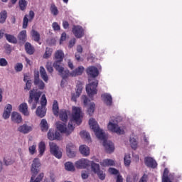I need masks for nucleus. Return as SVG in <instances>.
<instances>
[{"instance_id": "1", "label": "nucleus", "mask_w": 182, "mask_h": 182, "mask_svg": "<svg viewBox=\"0 0 182 182\" xmlns=\"http://www.w3.org/2000/svg\"><path fill=\"white\" fill-rule=\"evenodd\" d=\"M89 125L90 129H92L94 133H95L97 139H99V140L103 141L102 144L107 153H113V151H114V144H113V142L107 141V137L106 136V134H105V132H103L102 129H100V127H99V124H97V122H96V119L93 118L90 119Z\"/></svg>"}, {"instance_id": "2", "label": "nucleus", "mask_w": 182, "mask_h": 182, "mask_svg": "<svg viewBox=\"0 0 182 182\" xmlns=\"http://www.w3.org/2000/svg\"><path fill=\"white\" fill-rule=\"evenodd\" d=\"M39 167H41V161H39V159L36 158L33 159V164L31 165V171L32 173V176L31 178L30 182H41L42 180H43V173L38 175L39 173ZM37 175L38 176L36 177ZM35 177H36V179Z\"/></svg>"}, {"instance_id": "3", "label": "nucleus", "mask_w": 182, "mask_h": 182, "mask_svg": "<svg viewBox=\"0 0 182 182\" xmlns=\"http://www.w3.org/2000/svg\"><path fill=\"white\" fill-rule=\"evenodd\" d=\"M42 96V92L38 90V89H32L29 91V97L28 103L31 105V109L35 110L38 105L39 104V99Z\"/></svg>"}, {"instance_id": "4", "label": "nucleus", "mask_w": 182, "mask_h": 182, "mask_svg": "<svg viewBox=\"0 0 182 182\" xmlns=\"http://www.w3.org/2000/svg\"><path fill=\"white\" fill-rule=\"evenodd\" d=\"M41 106L38 107L36 113L38 117H45L46 114V105H48V100H46V95L43 94L41 99Z\"/></svg>"}, {"instance_id": "5", "label": "nucleus", "mask_w": 182, "mask_h": 182, "mask_svg": "<svg viewBox=\"0 0 182 182\" xmlns=\"http://www.w3.org/2000/svg\"><path fill=\"white\" fill-rule=\"evenodd\" d=\"M56 127L60 133H65L67 136H69L75 130V127L72 124V121L68 123V128H66V124L63 122H57Z\"/></svg>"}, {"instance_id": "6", "label": "nucleus", "mask_w": 182, "mask_h": 182, "mask_svg": "<svg viewBox=\"0 0 182 182\" xmlns=\"http://www.w3.org/2000/svg\"><path fill=\"white\" fill-rule=\"evenodd\" d=\"M107 129L112 133H117V134H124V130L120 129L117 124V120L111 119L107 125Z\"/></svg>"}, {"instance_id": "7", "label": "nucleus", "mask_w": 182, "mask_h": 182, "mask_svg": "<svg viewBox=\"0 0 182 182\" xmlns=\"http://www.w3.org/2000/svg\"><path fill=\"white\" fill-rule=\"evenodd\" d=\"M99 85V80H95L92 82L86 85V92L89 97H92L93 95L97 94V85Z\"/></svg>"}, {"instance_id": "8", "label": "nucleus", "mask_w": 182, "mask_h": 182, "mask_svg": "<svg viewBox=\"0 0 182 182\" xmlns=\"http://www.w3.org/2000/svg\"><path fill=\"white\" fill-rule=\"evenodd\" d=\"M53 68L59 73L63 79H68V77L70 76V71H69V70H65V68L59 65V62H55L53 63Z\"/></svg>"}, {"instance_id": "9", "label": "nucleus", "mask_w": 182, "mask_h": 182, "mask_svg": "<svg viewBox=\"0 0 182 182\" xmlns=\"http://www.w3.org/2000/svg\"><path fill=\"white\" fill-rule=\"evenodd\" d=\"M91 168L95 174H97L100 180H105V178H106V174L103 173V171H100V165H99V164H96L94 161H92Z\"/></svg>"}, {"instance_id": "10", "label": "nucleus", "mask_w": 182, "mask_h": 182, "mask_svg": "<svg viewBox=\"0 0 182 182\" xmlns=\"http://www.w3.org/2000/svg\"><path fill=\"white\" fill-rule=\"evenodd\" d=\"M49 145L51 154H53V156L57 159H62V151L59 150V146H58V145L53 142H50Z\"/></svg>"}, {"instance_id": "11", "label": "nucleus", "mask_w": 182, "mask_h": 182, "mask_svg": "<svg viewBox=\"0 0 182 182\" xmlns=\"http://www.w3.org/2000/svg\"><path fill=\"white\" fill-rule=\"evenodd\" d=\"M82 113V109H80L77 107H73V120L77 123V124L79 126L80 123H82V119H80V114Z\"/></svg>"}, {"instance_id": "12", "label": "nucleus", "mask_w": 182, "mask_h": 182, "mask_svg": "<svg viewBox=\"0 0 182 182\" xmlns=\"http://www.w3.org/2000/svg\"><path fill=\"white\" fill-rule=\"evenodd\" d=\"M90 164L89 159H81L75 162V166L76 168H86V167H88Z\"/></svg>"}, {"instance_id": "13", "label": "nucleus", "mask_w": 182, "mask_h": 182, "mask_svg": "<svg viewBox=\"0 0 182 182\" xmlns=\"http://www.w3.org/2000/svg\"><path fill=\"white\" fill-rule=\"evenodd\" d=\"M67 156L70 158H73L76 156V146L73 143H69L66 146Z\"/></svg>"}, {"instance_id": "14", "label": "nucleus", "mask_w": 182, "mask_h": 182, "mask_svg": "<svg viewBox=\"0 0 182 182\" xmlns=\"http://www.w3.org/2000/svg\"><path fill=\"white\" fill-rule=\"evenodd\" d=\"M86 73L89 77H97L99 76V70L95 66H90L86 69Z\"/></svg>"}, {"instance_id": "15", "label": "nucleus", "mask_w": 182, "mask_h": 182, "mask_svg": "<svg viewBox=\"0 0 182 182\" xmlns=\"http://www.w3.org/2000/svg\"><path fill=\"white\" fill-rule=\"evenodd\" d=\"M33 85L38 87L39 90H43L45 89V82L41 78H39V74H36L34 76Z\"/></svg>"}, {"instance_id": "16", "label": "nucleus", "mask_w": 182, "mask_h": 182, "mask_svg": "<svg viewBox=\"0 0 182 182\" xmlns=\"http://www.w3.org/2000/svg\"><path fill=\"white\" fill-rule=\"evenodd\" d=\"M73 33H74L76 38H80L85 35V31L80 26H73Z\"/></svg>"}, {"instance_id": "17", "label": "nucleus", "mask_w": 182, "mask_h": 182, "mask_svg": "<svg viewBox=\"0 0 182 182\" xmlns=\"http://www.w3.org/2000/svg\"><path fill=\"white\" fill-rule=\"evenodd\" d=\"M48 140H60L62 136H60V133L55 132L53 129H50L48 132Z\"/></svg>"}, {"instance_id": "18", "label": "nucleus", "mask_w": 182, "mask_h": 182, "mask_svg": "<svg viewBox=\"0 0 182 182\" xmlns=\"http://www.w3.org/2000/svg\"><path fill=\"white\" fill-rule=\"evenodd\" d=\"M83 72H85V67L80 65L70 72V76H72V77H76V76H82V75H83Z\"/></svg>"}, {"instance_id": "19", "label": "nucleus", "mask_w": 182, "mask_h": 182, "mask_svg": "<svg viewBox=\"0 0 182 182\" xmlns=\"http://www.w3.org/2000/svg\"><path fill=\"white\" fill-rule=\"evenodd\" d=\"M144 161L146 166L150 168H156L157 167V162L151 157H146Z\"/></svg>"}, {"instance_id": "20", "label": "nucleus", "mask_w": 182, "mask_h": 182, "mask_svg": "<svg viewBox=\"0 0 182 182\" xmlns=\"http://www.w3.org/2000/svg\"><path fill=\"white\" fill-rule=\"evenodd\" d=\"M101 97L107 106H112V103H113V99L112 98V95L110 94L104 93L101 95Z\"/></svg>"}, {"instance_id": "21", "label": "nucleus", "mask_w": 182, "mask_h": 182, "mask_svg": "<svg viewBox=\"0 0 182 182\" xmlns=\"http://www.w3.org/2000/svg\"><path fill=\"white\" fill-rule=\"evenodd\" d=\"M18 132H19L20 133H23V134H28V133L32 132V127L28 126V124H24L18 128Z\"/></svg>"}, {"instance_id": "22", "label": "nucleus", "mask_w": 182, "mask_h": 182, "mask_svg": "<svg viewBox=\"0 0 182 182\" xmlns=\"http://www.w3.org/2000/svg\"><path fill=\"white\" fill-rule=\"evenodd\" d=\"M11 122H14V123H17V124L22 123V116H21L20 114L16 112H13L11 114Z\"/></svg>"}, {"instance_id": "23", "label": "nucleus", "mask_w": 182, "mask_h": 182, "mask_svg": "<svg viewBox=\"0 0 182 182\" xmlns=\"http://www.w3.org/2000/svg\"><path fill=\"white\" fill-rule=\"evenodd\" d=\"M79 151L85 157H87V156L90 154V149H89V146L86 145H81L79 148Z\"/></svg>"}, {"instance_id": "24", "label": "nucleus", "mask_w": 182, "mask_h": 182, "mask_svg": "<svg viewBox=\"0 0 182 182\" xmlns=\"http://www.w3.org/2000/svg\"><path fill=\"white\" fill-rule=\"evenodd\" d=\"M19 112L23 113L24 116H29V111H28V104L22 103L18 107Z\"/></svg>"}, {"instance_id": "25", "label": "nucleus", "mask_w": 182, "mask_h": 182, "mask_svg": "<svg viewBox=\"0 0 182 182\" xmlns=\"http://www.w3.org/2000/svg\"><path fill=\"white\" fill-rule=\"evenodd\" d=\"M11 112H12V105L10 104H8L4 113H3V117L6 120V119H9L11 116Z\"/></svg>"}, {"instance_id": "26", "label": "nucleus", "mask_w": 182, "mask_h": 182, "mask_svg": "<svg viewBox=\"0 0 182 182\" xmlns=\"http://www.w3.org/2000/svg\"><path fill=\"white\" fill-rule=\"evenodd\" d=\"M40 75L41 79L46 82V83H48V80H49V77L48 76V73H46V70H45V68L43 66L40 67Z\"/></svg>"}, {"instance_id": "27", "label": "nucleus", "mask_w": 182, "mask_h": 182, "mask_svg": "<svg viewBox=\"0 0 182 182\" xmlns=\"http://www.w3.org/2000/svg\"><path fill=\"white\" fill-rule=\"evenodd\" d=\"M82 90H83V83L82 82L78 81L76 85V90H75V96L76 97H79L82 93Z\"/></svg>"}, {"instance_id": "28", "label": "nucleus", "mask_w": 182, "mask_h": 182, "mask_svg": "<svg viewBox=\"0 0 182 182\" xmlns=\"http://www.w3.org/2000/svg\"><path fill=\"white\" fill-rule=\"evenodd\" d=\"M60 119L64 123H66L68 122V111L65 109H61L60 111Z\"/></svg>"}, {"instance_id": "29", "label": "nucleus", "mask_w": 182, "mask_h": 182, "mask_svg": "<svg viewBox=\"0 0 182 182\" xmlns=\"http://www.w3.org/2000/svg\"><path fill=\"white\" fill-rule=\"evenodd\" d=\"M65 55L62 50H58L55 54V58L57 60L55 62H58L59 65H60V62L63 60Z\"/></svg>"}, {"instance_id": "30", "label": "nucleus", "mask_w": 182, "mask_h": 182, "mask_svg": "<svg viewBox=\"0 0 182 182\" xmlns=\"http://www.w3.org/2000/svg\"><path fill=\"white\" fill-rule=\"evenodd\" d=\"M100 166L102 167H109V166H114V161L112 159H105L103 161L100 162Z\"/></svg>"}, {"instance_id": "31", "label": "nucleus", "mask_w": 182, "mask_h": 182, "mask_svg": "<svg viewBox=\"0 0 182 182\" xmlns=\"http://www.w3.org/2000/svg\"><path fill=\"white\" fill-rule=\"evenodd\" d=\"M52 110L54 116H59V104L57 100L53 101Z\"/></svg>"}, {"instance_id": "32", "label": "nucleus", "mask_w": 182, "mask_h": 182, "mask_svg": "<svg viewBox=\"0 0 182 182\" xmlns=\"http://www.w3.org/2000/svg\"><path fill=\"white\" fill-rule=\"evenodd\" d=\"M46 150V144L43 141H41L38 144V151L40 156H43V153H45V151Z\"/></svg>"}, {"instance_id": "33", "label": "nucleus", "mask_w": 182, "mask_h": 182, "mask_svg": "<svg viewBox=\"0 0 182 182\" xmlns=\"http://www.w3.org/2000/svg\"><path fill=\"white\" fill-rule=\"evenodd\" d=\"M5 38L8 42H10V43H17L18 40L16 39V37H15L14 35L11 34H5Z\"/></svg>"}, {"instance_id": "34", "label": "nucleus", "mask_w": 182, "mask_h": 182, "mask_svg": "<svg viewBox=\"0 0 182 182\" xmlns=\"http://www.w3.org/2000/svg\"><path fill=\"white\" fill-rule=\"evenodd\" d=\"M40 126L42 132H48L49 126L48 125V121H46V119H43L40 123Z\"/></svg>"}, {"instance_id": "35", "label": "nucleus", "mask_w": 182, "mask_h": 182, "mask_svg": "<svg viewBox=\"0 0 182 182\" xmlns=\"http://www.w3.org/2000/svg\"><path fill=\"white\" fill-rule=\"evenodd\" d=\"M18 39L20 42H25L26 41V30H23L18 33Z\"/></svg>"}, {"instance_id": "36", "label": "nucleus", "mask_w": 182, "mask_h": 182, "mask_svg": "<svg viewBox=\"0 0 182 182\" xmlns=\"http://www.w3.org/2000/svg\"><path fill=\"white\" fill-rule=\"evenodd\" d=\"M7 16H8V13H6V11L5 10L2 11L0 13V23H5Z\"/></svg>"}, {"instance_id": "37", "label": "nucleus", "mask_w": 182, "mask_h": 182, "mask_svg": "<svg viewBox=\"0 0 182 182\" xmlns=\"http://www.w3.org/2000/svg\"><path fill=\"white\" fill-rule=\"evenodd\" d=\"M27 5H28V1H26V0H19L18 6L21 11H25L26 9Z\"/></svg>"}, {"instance_id": "38", "label": "nucleus", "mask_w": 182, "mask_h": 182, "mask_svg": "<svg viewBox=\"0 0 182 182\" xmlns=\"http://www.w3.org/2000/svg\"><path fill=\"white\" fill-rule=\"evenodd\" d=\"M31 36L36 42H38L39 39H41V34L35 30L31 31Z\"/></svg>"}, {"instance_id": "39", "label": "nucleus", "mask_w": 182, "mask_h": 182, "mask_svg": "<svg viewBox=\"0 0 182 182\" xmlns=\"http://www.w3.org/2000/svg\"><path fill=\"white\" fill-rule=\"evenodd\" d=\"M95 107H96V105H95V102H91L90 104V107L87 109V113L90 116H92V114L95 113Z\"/></svg>"}, {"instance_id": "40", "label": "nucleus", "mask_w": 182, "mask_h": 182, "mask_svg": "<svg viewBox=\"0 0 182 182\" xmlns=\"http://www.w3.org/2000/svg\"><path fill=\"white\" fill-rule=\"evenodd\" d=\"M52 52H53L52 48L47 47L46 48V53L43 55L44 59H48V58H50V56H52Z\"/></svg>"}, {"instance_id": "41", "label": "nucleus", "mask_w": 182, "mask_h": 182, "mask_svg": "<svg viewBox=\"0 0 182 182\" xmlns=\"http://www.w3.org/2000/svg\"><path fill=\"white\" fill-rule=\"evenodd\" d=\"M124 161L126 167H129V166H130V164L132 163V157L130 156V154H126L124 156Z\"/></svg>"}, {"instance_id": "42", "label": "nucleus", "mask_w": 182, "mask_h": 182, "mask_svg": "<svg viewBox=\"0 0 182 182\" xmlns=\"http://www.w3.org/2000/svg\"><path fill=\"white\" fill-rule=\"evenodd\" d=\"M50 11L54 16H56L59 14V10H58V7H56L55 4H51Z\"/></svg>"}, {"instance_id": "43", "label": "nucleus", "mask_w": 182, "mask_h": 182, "mask_svg": "<svg viewBox=\"0 0 182 182\" xmlns=\"http://www.w3.org/2000/svg\"><path fill=\"white\" fill-rule=\"evenodd\" d=\"M65 170H68V171H75V166L71 162H67L65 164Z\"/></svg>"}, {"instance_id": "44", "label": "nucleus", "mask_w": 182, "mask_h": 182, "mask_svg": "<svg viewBox=\"0 0 182 182\" xmlns=\"http://www.w3.org/2000/svg\"><path fill=\"white\" fill-rule=\"evenodd\" d=\"M129 142L132 149L136 150V149H137V140H136L135 138H130Z\"/></svg>"}, {"instance_id": "45", "label": "nucleus", "mask_w": 182, "mask_h": 182, "mask_svg": "<svg viewBox=\"0 0 182 182\" xmlns=\"http://www.w3.org/2000/svg\"><path fill=\"white\" fill-rule=\"evenodd\" d=\"M80 135L82 139H86V140H90V134L86 131H81Z\"/></svg>"}, {"instance_id": "46", "label": "nucleus", "mask_w": 182, "mask_h": 182, "mask_svg": "<svg viewBox=\"0 0 182 182\" xmlns=\"http://www.w3.org/2000/svg\"><path fill=\"white\" fill-rule=\"evenodd\" d=\"M25 50L28 55H33V53H35V48H33V46H26Z\"/></svg>"}, {"instance_id": "47", "label": "nucleus", "mask_w": 182, "mask_h": 182, "mask_svg": "<svg viewBox=\"0 0 182 182\" xmlns=\"http://www.w3.org/2000/svg\"><path fill=\"white\" fill-rule=\"evenodd\" d=\"M31 87H32V80H28L26 82V86L24 87V90H26V92H28V91L31 90Z\"/></svg>"}, {"instance_id": "48", "label": "nucleus", "mask_w": 182, "mask_h": 182, "mask_svg": "<svg viewBox=\"0 0 182 182\" xmlns=\"http://www.w3.org/2000/svg\"><path fill=\"white\" fill-rule=\"evenodd\" d=\"M14 69L16 72H22V70L23 69V65H22L21 63H18L15 65Z\"/></svg>"}, {"instance_id": "49", "label": "nucleus", "mask_w": 182, "mask_h": 182, "mask_svg": "<svg viewBox=\"0 0 182 182\" xmlns=\"http://www.w3.org/2000/svg\"><path fill=\"white\" fill-rule=\"evenodd\" d=\"M29 22V20L28 19V17L26 16H24L23 21V28L26 29L28 28V23Z\"/></svg>"}, {"instance_id": "50", "label": "nucleus", "mask_w": 182, "mask_h": 182, "mask_svg": "<svg viewBox=\"0 0 182 182\" xmlns=\"http://www.w3.org/2000/svg\"><path fill=\"white\" fill-rule=\"evenodd\" d=\"M31 154L33 155L36 153V145H33L28 148Z\"/></svg>"}, {"instance_id": "51", "label": "nucleus", "mask_w": 182, "mask_h": 182, "mask_svg": "<svg viewBox=\"0 0 182 182\" xmlns=\"http://www.w3.org/2000/svg\"><path fill=\"white\" fill-rule=\"evenodd\" d=\"M46 69L49 73H53V67L52 66V63H48L46 65Z\"/></svg>"}, {"instance_id": "52", "label": "nucleus", "mask_w": 182, "mask_h": 182, "mask_svg": "<svg viewBox=\"0 0 182 182\" xmlns=\"http://www.w3.org/2000/svg\"><path fill=\"white\" fill-rule=\"evenodd\" d=\"M81 177L82 180H86V178H89V173L86 171H82L81 173Z\"/></svg>"}, {"instance_id": "53", "label": "nucleus", "mask_w": 182, "mask_h": 182, "mask_svg": "<svg viewBox=\"0 0 182 182\" xmlns=\"http://www.w3.org/2000/svg\"><path fill=\"white\" fill-rule=\"evenodd\" d=\"M108 171L109 173H110V174H114V175L119 174V171L114 168H109L108 169Z\"/></svg>"}, {"instance_id": "54", "label": "nucleus", "mask_w": 182, "mask_h": 182, "mask_svg": "<svg viewBox=\"0 0 182 182\" xmlns=\"http://www.w3.org/2000/svg\"><path fill=\"white\" fill-rule=\"evenodd\" d=\"M52 26L55 31H60V26L57 22L53 23Z\"/></svg>"}, {"instance_id": "55", "label": "nucleus", "mask_w": 182, "mask_h": 182, "mask_svg": "<svg viewBox=\"0 0 182 182\" xmlns=\"http://www.w3.org/2000/svg\"><path fill=\"white\" fill-rule=\"evenodd\" d=\"M147 178H149V176L147 174L144 173L141 178L139 179V182H147Z\"/></svg>"}, {"instance_id": "56", "label": "nucleus", "mask_w": 182, "mask_h": 182, "mask_svg": "<svg viewBox=\"0 0 182 182\" xmlns=\"http://www.w3.org/2000/svg\"><path fill=\"white\" fill-rule=\"evenodd\" d=\"M7 65H8V61H6V59L1 58L0 59V66H7Z\"/></svg>"}, {"instance_id": "57", "label": "nucleus", "mask_w": 182, "mask_h": 182, "mask_svg": "<svg viewBox=\"0 0 182 182\" xmlns=\"http://www.w3.org/2000/svg\"><path fill=\"white\" fill-rule=\"evenodd\" d=\"M82 100H83L85 106H87V103H89V102H90V100H89V98H87V96H86V95L82 96Z\"/></svg>"}, {"instance_id": "58", "label": "nucleus", "mask_w": 182, "mask_h": 182, "mask_svg": "<svg viewBox=\"0 0 182 182\" xmlns=\"http://www.w3.org/2000/svg\"><path fill=\"white\" fill-rule=\"evenodd\" d=\"M66 41V33H63L60 40V45H62V42Z\"/></svg>"}, {"instance_id": "59", "label": "nucleus", "mask_w": 182, "mask_h": 182, "mask_svg": "<svg viewBox=\"0 0 182 182\" xmlns=\"http://www.w3.org/2000/svg\"><path fill=\"white\" fill-rule=\"evenodd\" d=\"M50 179L51 180V182H55L56 181V176H55L54 173H50Z\"/></svg>"}, {"instance_id": "60", "label": "nucleus", "mask_w": 182, "mask_h": 182, "mask_svg": "<svg viewBox=\"0 0 182 182\" xmlns=\"http://www.w3.org/2000/svg\"><path fill=\"white\" fill-rule=\"evenodd\" d=\"M168 178V169L165 168L164 171L162 178Z\"/></svg>"}, {"instance_id": "61", "label": "nucleus", "mask_w": 182, "mask_h": 182, "mask_svg": "<svg viewBox=\"0 0 182 182\" xmlns=\"http://www.w3.org/2000/svg\"><path fill=\"white\" fill-rule=\"evenodd\" d=\"M5 50H6V53H7V55H10L11 52H12V48H11V46H6Z\"/></svg>"}, {"instance_id": "62", "label": "nucleus", "mask_w": 182, "mask_h": 182, "mask_svg": "<svg viewBox=\"0 0 182 182\" xmlns=\"http://www.w3.org/2000/svg\"><path fill=\"white\" fill-rule=\"evenodd\" d=\"M4 163L6 166H11V164L14 163V161H12V159H8V160L4 159Z\"/></svg>"}, {"instance_id": "63", "label": "nucleus", "mask_w": 182, "mask_h": 182, "mask_svg": "<svg viewBox=\"0 0 182 182\" xmlns=\"http://www.w3.org/2000/svg\"><path fill=\"white\" fill-rule=\"evenodd\" d=\"M116 182H123V177L122 175H117Z\"/></svg>"}, {"instance_id": "64", "label": "nucleus", "mask_w": 182, "mask_h": 182, "mask_svg": "<svg viewBox=\"0 0 182 182\" xmlns=\"http://www.w3.org/2000/svg\"><path fill=\"white\" fill-rule=\"evenodd\" d=\"M127 182H133V178H132V176L128 175L127 176Z\"/></svg>"}]
</instances>
